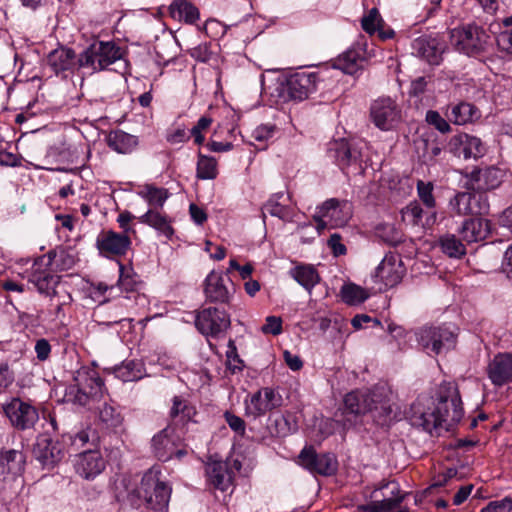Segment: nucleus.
Wrapping results in <instances>:
<instances>
[{"instance_id": "1", "label": "nucleus", "mask_w": 512, "mask_h": 512, "mask_svg": "<svg viewBox=\"0 0 512 512\" xmlns=\"http://www.w3.org/2000/svg\"><path fill=\"white\" fill-rule=\"evenodd\" d=\"M395 395L386 384H377L370 390H354L344 397L347 412L354 415L370 413L378 425H389L396 417L398 407Z\"/></svg>"}, {"instance_id": "2", "label": "nucleus", "mask_w": 512, "mask_h": 512, "mask_svg": "<svg viewBox=\"0 0 512 512\" xmlns=\"http://www.w3.org/2000/svg\"><path fill=\"white\" fill-rule=\"evenodd\" d=\"M463 416L461 397L455 383H443L438 390V402L432 412H423L415 418L414 424L421 426L425 431L444 428L449 430L456 425Z\"/></svg>"}, {"instance_id": "3", "label": "nucleus", "mask_w": 512, "mask_h": 512, "mask_svg": "<svg viewBox=\"0 0 512 512\" xmlns=\"http://www.w3.org/2000/svg\"><path fill=\"white\" fill-rule=\"evenodd\" d=\"M74 384L66 389L65 398L80 406L90 405L103 396L104 383L95 372L88 369H79L73 377Z\"/></svg>"}, {"instance_id": "4", "label": "nucleus", "mask_w": 512, "mask_h": 512, "mask_svg": "<svg viewBox=\"0 0 512 512\" xmlns=\"http://www.w3.org/2000/svg\"><path fill=\"white\" fill-rule=\"evenodd\" d=\"M159 467L153 466L142 477L137 489L138 496L150 509L161 511L168 506L171 488L161 480Z\"/></svg>"}, {"instance_id": "5", "label": "nucleus", "mask_w": 512, "mask_h": 512, "mask_svg": "<svg viewBox=\"0 0 512 512\" xmlns=\"http://www.w3.org/2000/svg\"><path fill=\"white\" fill-rule=\"evenodd\" d=\"M122 49L113 42L95 41L78 57V68H87L93 72L106 69L122 58Z\"/></svg>"}, {"instance_id": "6", "label": "nucleus", "mask_w": 512, "mask_h": 512, "mask_svg": "<svg viewBox=\"0 0 512 512\" xmlns=\"http://www.w3.org/2000/svg\"><path fill=\"white\" fill-rule=\"evenodd\" d=\"M419 346L426 351L440 354L453 349L456 345L457 334L448 326H423L416 332Z\"/></svg>"}, {"instance_id": "7", "label": "nucleus", "mask_w": 512, "mask_h": 512, "mask_svg": "<svg viewBox=\"0 0 512 512\" xmlns=\"http://www.w3.org/2000/svg\"><path fill=\"white\" fill-rule=\"evenodd\" d=\"M487 39L485 30L475 24H468L450 31L452 46L466 55H476L484 51Z\"/></svg>"}, {"instance_id": "8", "label": "nucleus", "mask_w": 512, "mask_h": 512, "mask_svg": "<svg viewBox=\"0 0 512 512\" xmlns=\"http://www.w3.org/2000/svg\"><path fill=\"white\" fill-rule=\"evenodd\" d=\"M56 257L57 253L53 250L38 257L34 261L29 275V282L34 284L40 293L49 296H56L58 294L55 288L59 284L60 277L54 275L48 269H42V267L51 266Z\"/></svg>"}, {"instance_id": "9", "label": "nucleus", "mask_w": 512, "mask_h": 512, "mask_svg": "<svg viewBox=\"0 0 512 512\" xmlns=\"http://www.w3.org/2000/svg\"><path fill=\"white\" fill-rule=\"evenodd\" d=\"M2 409L11 426L16 430L32 429L39 420L38 410L19 397H12L2 405Z\"/></svg>"}, {"instance_id": "10", "label": "nucleus", "mask_w": 512, "mask_h": 512, "mask_svg": "<svg viewBox=\"0 0 512 512\" xmlns=\"http://www.w3.org/2000/svg\"><path fill=\"white\" fill-rule=\"evenodd\" d=\"M282 405V396L271 387H264L244 401L245 415L253 419L265 416Z\"/></svg>"}, {"instance_id": "11", "label": "nucleus", "mask_w": 512, "mask_h": 512, "mask_svg": "<svg viewBox=\"0 0 512 512\" xmlns=\"http://www.w3.org/2000/svg\"><path fill=\"white\" fill-rule=\"evenodd\" d=\"M231 325L229 315L216 307H208L200 310L195 317V326L197 330L211 337H218L224 333Z\"/></svg>"}, {"instance_id": "12", "label": "nucleus", "mask_w": 512, "mask_h": 512, "mask_svg": "<svg viewBox=\"0 0 512 512\" xmlns=\"http://www.w3.org/2000/svg\"><path fill=\"white\" fill-rule=\"evenodd\" d=\"M299 461L303 468L312 474L332 476L337 472L338 461L334 454H318L312 447H304L299 454Z\"/></svg>"}, {"instance_id": "13", "label": "nucleus", "mask_w": 512, "mask_h": 512, "mask_svg": "<svg viewBox=\"0 0 512 512\" xmlns=\"http://www.w3.org/2000/svg\"><path fill=\"white\" fill-rule=\"evenodd\" d=\"M449 207L454 215H482L489 210L486 195L475 194L472 191L458 192L450 201Z\"/></svg>"}, {"instance_id": "14", "label": "nucleus", "mask_w": 512, "mask_h": 512, "mask_svg": "<svg viewBox=\"0 0 512 512\" xmlns=\"http://www.w3.org/2000/svg\"><path fill=\"white\" fill-rule=\"evenodd\" d=\"M370 117L376 127L386 131L397 125L401 118V111L390 97H382L371 104Z\"/></svg>"}, {"instance_id": "15", "label": "nucleus", "mask_w": 512, "mask_h": 512, "mask_svg": "<svg viewBox=\"0 0 512 512\" xmlns=\"http://www.w3.org/2000/svg\"><path fill=\"white\" fill-rule=\"evenodd\" d=\"M501 176V171L494 167L474 168L465 174L464 187L475 194L485 195L501 184Z\"/></svg>"}, {"instance_id": "16", "label": "nucleus", "mask_w": 512, "mask_h": 512, "mask_svg": "<svg viewBox=\"0 0 512 512\" xmlns=\"http://www.w3.org/2000/svg\"><path fill=\"white\" fill-rule=\"evenodd\" d=\"M33 457L44 469L54 468L64 457L63 445L46 435H39L33 445Z\"/></svg>"}, {"instance_id": "17", "label": "nucleus", "mask_w": 512, "mask_h": 512, "mask_svg": "<svg viewBox=\"0 0 512 512\" xmlns=\"http://www.w3.org/2000/svg\"><path fill=\"white\" fill-rule=\"evenodd\" d=\"M405 274L401 257L397 254H386L377 266L374 274L375 281H379L386 288H392L399 284Z\"/></svg>"}, {"instance_id": "18", "label": "nucleus", "mask_w": 512, "mask_h": 512, "mask_svg": "<svg viewBox=\"0 0 512 512\" xmlns=\"http://www.w3.org/2000/svg\"><path fill=\"white\" fill-rule=\"evenodd\" d=\"M328 153L340 169L346 173H348L347 170L352 166L355 169L361 168V152L345 139L331 142Z\"/></svg>"}, {"instance_id": "19", "label": "nucleus", "mask_w": 512, "mask_h": 512, "mask_svg": "<svg viewBox=\"0 0 512 512\" xmlns=\"http://www.w3.org/2000/svg\"><path fill=\"white\" fill-rule=\"evenodd\" d=\"M204 293L211 303L228 304L233 295V286L227 277L211 271L205 279Z\"/></svg>"}, {"instance_id": "20", "label": "nucleus", "mask_w": 512, "mask_h": 512, "mask_svg": "<svg viewBox=\"0 0 512 512\" xmlns=\"http://www.w3.org/2000/svg\"><path fill=\"white\" fill-rule=\"evenodd\" d=\"M104 468L105 461L101 453L95 449H88L81 452L75 463L77 474L86 480L94 479Z\"/></svg>"}, {"instance_id": "21", "label": "nucleus", "mask_w": 512, "mask_h": 512, "mask_svg": "<svg viewBox=\"0 0 512 512\" xmlns=\"http://www.w3.org/2000/svg\"><path fill=\"white\" fill-rule=\"evenodd\" d=\"M316 90V76L313 73L298 72L287 79L286 93L290 99L302 101Z\"/></svg>"}, {"instance_id": "22", "label": "nucleus", "mask_w": 512, "mask_h": 512, "mask_svg": "<svg viewBox=\"0 0 512 512\" xmlns=\"http://www.w3.org/2000/svg\"><path fill=\"white\" fill-rule=\"evenodd\" d=\"M207 483L220 491L228 490L233 484V471L224 461H209L205 466Z\"/></svg>"}, {"instance_id": "23", "label": "nucleus", "mask_w": 512, "mask_h": 512, "mask_svg": "<svg viewBox=\"0 0 512 512\" xmlns=\"http://www.w3.org/2000/svg\"><path fill=\"white\" fill-rule=\"evenodd\" d=\"M412 48L416 56L424 59L430 65H439L445 45L436 38L422 36L413 41Z\"/></svg>"}, {"instance_id": "24", "label": "nucleus", "mask_w": 512, "mask_h": 512, "mask_svg": "<svg viewBox=\"0 0 512 512\" xmlns=\"http://www.w3.org/2000/svg\"><path fill=\"white\" fill-rule=\"evenodd\" d=\"M173 434L174 429L167 426L154 435L151 440L153 454L161 461L170 460L174 455L176 446L180 445V438Z\"/></svg>"}, {"instance_id": "25", "label": "nucleus", "mask_w": 512, "mask_h": 512, "mask_svg": "<svg viewBox=\"0 0 512 512\" xmlns=\"http://www.w3.org/2000/svg\"><path fill=\"white\" fill-rule=\"evenodd\" d=\"M454 145L455 154L464 159L480 158L485 154L486 148L482 140L469 134H460L454 136L451 140Z\"/></svg>"}, {"instance_id": "26", "label": "nucleus", "mask_w": 512, "mask_h": 512, "mask_svg": "<svg viewBox=\"0 0 512 512\" xmlns=\"http://www.w3.org/2000/svg\"><path fill=\"white\" fill-rule=\"evenodd\" d=\"M488 376L495 386H502L512 380V355L498 354L489 363Z\"/></svg>"}, {"instance_id": "27", "label": "nucleus", "mask_w": 512, "mask_h": 512, "mask_svg": "<svg viewBox=\"0 0 512 512\" xmlns=\"http://www.w3.org/2000/svg\"><path fill=\"white\" fill-rule=\"evenodd\" d=\"M446 118L455 125L473 123L481 118V111L472 103L460 101L447 106Z\"/></svg>"}, {"instance_id": "28", "label": "nucleus", "mask_w": 512, "mask_h": 512, "mask_svg": "<svg viewBox=\"0 0 512 512\" xmlns=\"http://www.w3.org/2000/svg\"><path fill=\"white\" fill-rule=\"evenodd\" d=\"M47 64L58 75L66 71H73L78 67V58L73 49L59 47L51 51L47 56Z\"/></svg>"}, {"instance_id": "29", "label": "nucleus", "mask_w": 512, "mask_h": 512, "mask_svg": "<svg viewBox=\"0 0 512 512\" xmlns=\"http://www.w3.org/2000/svg\"><path fill=\"white\" fill-rule=\"evenodd\" d=\"M321 216L329 218L334 226H343L351 218V207L347 201L335 198L326 200L320 207Z\"/></svg>"}, {"instance_id": "30", "label": "nucleus", "mask_w": 512, "mask_h": 512, "mask_svg": "<svg viewBox=\"0 0 512 512\" xmlns=\"http://www.w3.org/2000/svg\"><path fill=\"white\" fill-rule=\"evenodd\" d=\"M459 234L467 243L482 241L490 234V222L479 217L469 218L463 222Z\"/></svg>"}, {"instance_id": "31", "label": "nucleus", "mask_w": 512, "mask_h": 512, "mask_svg": "<svg viewBox=\"0 0 512 512\" xmlns=\"http://www.w3.org/2000/svg\"><path fill=\"white\" fill-rule=\"evenodd\" d=\"M365 59V49L361 44H356L338 57L336 67L346 74L353 75L362 68Z\"/></svg>"}, {"instance_id": "32", "label": "nucleus", "mask_w": 512, "mask_h": 512, "mask_svg": "<svg viewBox=\"0 0 512 512\" xmlns=\"http://www.w3.org/2000/svg\"><path fill=\"white\" fill-rule=\"evenodd\" d=\"M98 248L102 252L114 255H123L128 250L131 241L126 234L108 231L98 239Z\"/></svg>"}, {"instance_id": "33", "label": "nucleus", "mask_w": 512, "mask_h": 512, "mask_svg": "<svg viewBox=\"0 0 512 512\" xmlns=\"http://www.w3.org/2000/svg\"><path fill=\"white\" fill-rule=\"evenodd\" d=\"M290 276L301 285L309 294L321 278L318 271L312 265L300 264L289 271Z\"/></svg>"}, {"instance_id": "34", "label": "nucleus", "mask_w": 512, "mask_h": 512, "mask_svg": "<svg viewBox=\"0 0 512 512\" xmlns=\"http://www.w3.org/2000/svg\"><path fill=\"white\" fill-rule=\"evenodd\" d=\"M138 220L140 223L154 228L167 238H170L174 233L170 219L159 210L149 209L138 217Z\"/></svg>"}, {"instance_id": "35", "label": "nucleus", "mask_w": 512, "mask_h": 512, "mask_svg": "<svg viewBox=\"0 0 512 512\" xmlns=\"http://www.w3.org/2000/svg\"><path fill=\"white\" fill-rule=\"evenodd\" d=\"M170 16L178 21L194 24L199 19V10L188 0H174L169 6Z\"/></svg>"}, {"instance_id": "36", "label": "nucleus", "mask_w": 512, "mask_h": 512, "mask_svg": "<svg viewBox=\"0 0 512 512\" xmlns=\"http://www.w3.org/2000/svg\"><path fill=\"white\" fill-rule=\"evenodd\" d=\"M106 141L111 149L122 154L132 152L138 144V140L135 136L122 130L111 131Z\"/></svg>"}, {"instance_id": "37", "label": "nucleus", "mask_w": 512, "mask_h": 512, "mask_svg": "<svg viewBox=\"0 0 512 512\" xmlns=\"http://www.w3.org/2000/svg\"><path fill=\"white\" fill-rule=\"evenodd\" d=\"M196 415V409L187 400L180 396H174L172 399V407L170 409V418L176 425L178 423L186 424L192 421Z\"/></svg>"}, {"instance_id": "38", "label": "nucleus", "mask_w": 512, "mask_h": 512, "mask_svg": "<svg viewBox=\"0 0 512 512\" xmlns=\"http://www.w3.org/2000/svg\"><path fill=\"white\" fill-rule=\"evenodd\" d=\"M138 195L147 202L150 209L158 210L168 199L169 192L165 188L146 184L138 191Z\"/></svg>"}, {"instance_id": "39", "label": "nucleus", "mask_w": 512, "mask_h": 512, "mask_svg": "<svg viewBox=\"0 0 512 512\" xmlns=\"http://www.w3.org/2000/svg\"><path fill=\"white\" fill-rule=\"evenodd\" d=\"M374 498L381 497L383 502H390L391 510L400 505L404 500V495L400 493L399 484L397 482H387L373 492Z\"/></svg>"}, {"instance_id": "40", "label": "nucleus", "mask_w": 512, "mask_h": 512, "mask_svg": "<svg viewBox=\"0 0 512 512\" xmlns=\"http://www.w3.org/2000/svg\"><path fill=\"white\" fill-rule=\"evenodd\" d=\"M0 463L8 473L19 474L24 470L25 456L19 450H8L1 453Z\"/></svg>"}, {"instance_id": "41", "label": "nucleus", "mask_w": 512, "mask_h": 512, "mask_svg": "<svg viewBox=\"0 0 512 512\" xmlns=\"http://www.w3.org/2000/svg\"><path fill=\"white\" fill-rule=\"evenodd\" d=\"M441 250L451 258H461L466 254V248L462 241L454 234H445L439 239Z\"/></svg>"}, {"instance_id": "42", "label": "nucleus", "mask_w": 512, "mask_h": 512, "mask_svg": "<svg viewBox=\"0 0 512 512\" xmlns=\"http://www.w3.org/2000/svg\"><path fill=\"white\" fill-rule=\"evenodd\" d=\"M142 372L143 365L135 360L125 361L115 369L116 377L123 382H130L140 379L142 377Z\"/></svg>"}, {"instance_id": "43", "label": "nucleus", "mask_w": 512, "mask_h": 512, "mask_svg": "<svg viewBox=\"0 0 512 512\" xmlns=\"http://www.w3.org/2000/svg\"><path fill=\"white\" fill-rule=\"evenodd\" d=\"M341 297L345 303L357 305L367 300L369 294L364 288L356 284H347L341 288Z\"/></svg>"}, {"instance_id": "44", "label": "nucleus", "mask_w": 512, "mask_h": 512, "mask_svg": "<svg viewBox=\"0 0 512 512\" xmlns=\"http://www.w3.org/2000/svg\"><path fill=\"white\" fill-rule=\"evenodd\" d=\"M217 161L213 157L199 154L197 162V177L202 180H211L217 177Z\"/></svg>"}, {"instance_id": "45", "label": "nucleus", "mask_w": 512, "mask_h": 512, "mask_svg": "<svg viewBox=\"0 0 512 512\" xmlns=\"http://www.w3.org/2000/svg\"><path fill=\"white\" fill-rule=\"evenodd\" d=\"M283 197V193L273 194L262 208L263 215L269 213L271 216L278 217L279 219H286L289 216V209L283 205L279 200Z\"/></svg>"}, {"instance_id": "46", "label": "nucleus", "mask_w": 512, "mask_h": 512, "mask_svg": "<svg viewBox=\"0 0 512 512\" xmlns=\"http://www.w3.org/2000/svg\"><path fill=\"white\" fill-rule=\"evenodd\" d=\"M99 419L108 428L118 427L122 423V416L115 407L104 403L99 409Z\"/></svg>"}, {"instance_id": "47", "label": "nucleus", "mask_w": 512, "mask_h": 512, "mask_svg": "<svg viewBox=\"0 0 512 512\" xmlns=\"http://www.w3.org/2000/svg\"><path fill=\"white\" fill-rule=\"evenodd\" d=\"M423 209L416 201L409 203L401 210L403 222L411 226H417L421 223Z\"/></svg>"}, {"instance_id": "48", "label": "nucleus", "mask_w": 512, "mask_h": 512, "mask_svg": "<svg viewBox=\"0 0 512 512\" xmlns=\"http://www.w3.org/2000/svg\"><path fill=\"white\" fill-rule=\"evenodd\" d=\"M226 366L229 371L233 374L236 372H240L244 368V362L240 358L237 347L235 345L234 340L230 339L228 342V350L226 351Z\"/></svg>"}, {"instance_id": "49", "label": "nucleus", "mask_w": 512, "mask_h": 512, "mask_svg": "<svg viewBox=\"0 0 512 512\" xmlns=\"http://www.w3.org/2000/svg\"><path fill=\"white\" fill-rule=\"evenodd\" d=\"M383 20L377 8H372L361 20L363 30L373 35L381 27Z\"/></svg>"}, {"instance_id": "50", "label": "nucleus", "mask_w": 512, "mask_h": 512, "mask_svg": "<svg viewBox=\"0 0 512 512\" xmlns=\"http://www.w3.org/2000/svg\"><path fill=\"white\" fill-rule=\"evenodd\" d=\"M275 433L279 437H285L296 430V424L290 414L277 415L274 419Z\"/></svg>"}, {"instance_id": "51", "label": "nucleus", "mask_w": 512, "mask_h": 512, "mask_svg": "<svg viewBox=\"0 0 512 512\" xmlns=\"http://www.w3.org/2000/svg\"><path fill=\"white\" fill-rule=\"evenodd\" d=\"M433 189L434 186L431 182H424L422 180L417 182L418 196L427 208H434L436 205Z\"/></svg>"}, {"instance_id": "52", "label": "nucleus", "mask_w": 512, "mask_h": 512, "mask_svg": "<svg viewBox=\"0 0 512 512\" xmlns=\"http://www.w3.org/2000/svg\"><path fill=\"white\" fill-rule=\"evenodd\" d=\"M425 120L429 125L433 126L440 133L446 134L451 132V126L448 122L449 120L442 117L438 111H427Z\"/></svg>"}, {"instance_id": "53", "label": "nucleus", "mask_w": 512, "mask_h": 512, "mask_svg": "<svg viewBox=\"0 0 512 512\" xmlns=\"http://www.w3.org/2000/svg\"><path fill=\"white\" fill-rule=\"evenodd\" d=\"M512 511V498L505 497L501 500L489 502L481 512H511Z\"/></svg>"}, {"instance_id": "54", "label": "nucleus", "mask_w": 512, "mask_h": 512, "mask_svg": "<svg viewBox=\"0 0 512 512\" xmlns=\"http://www.w3.org/2000/svg\"><path fill=\"white\" fill-rule=\"evenodd\" d=\"M224 418H225V421L228 424V426L234 432H236L237 434H239L241 436H243L245 434L246 425H245V421L241 417L233 414L232 412L226 411L224 413Z\"/></svg>"}, {"instance_id": "55", "label": "nucleus", "mask_w": 512, "mask_h": 512, "mask_svg": "<svg viewBox=\"0 0 512 512\" xmlns=\"http://www.w3.org/2000/svg\"><path fill=\"white\" fill-rule=\"evenodd\" d=\"M97 439L98 438L96 436L95 431H93L92 429H85L75 434V436L72 439V445L79 449L82 448L87 443H89L90 441L92 442V444H94V441Z\"/></svg>"}, {"instance_id": "56", "label": "nucleus", "mask_w": 512, "mask_h": 512, "mask_svg": "<svg viewBox=\"0 0 512 512\" xmlns=\"http://www.w3.org/2000/svg\"><path fill=\"white\" fill-rule=\"evenodd\" d=\"M261 331L265 334L279 335L282 332V320L280 317L268 316Z\"/></svg>"}, {"instance_id": "57", "label": "nucleus", "mask_w": 512, "mask_h": 512, "mask_svg": "<svg viewBox=\"0 0 512 512\" xmlns=\"http://www.w3.org/2000/svg\"><path fill=\"white\" fill-rule=\"evenodd\" d=\"M275 131L273 125H261L255 128L251 134V137L258 142H264L270 139Z\"/></svg>"}, {"instance_id": "58", "label": "nucleus", "mask_w": 512, "mask_h": 512, "mask_svg": "<svg viewBox=\"0 0 512 512\" xmlns=\"http://www.w3.org/2000/svg\"><path fill=\"white\" fill-rule=\"evenodd\" d=\"M342 237L338 233H334L328 239V246L332 250L334 256H342L345 255L347 249L344 244L341 243Z\"/></svg>"}, {"instance_id": "59", "label": "nucleus", "mask_w": 512, "mask_h": 512, "mask_svg": "<svg viewBox=\"0 0 512 512\" xmlns=\"http://www.w3.org/2000/svg\"><path fill=\"white\" fill-rule=\"evenodd\" d=\"M14 372L7 361L0 363V387L7 388L14 382Z\"/></svg>"}, {"instance_id": "60", "label": "nucleus", "mask_w": 512, "mask_h": 512, "mask_svg": "<svg viewBox=\"0 0 512 512\" xmlns=\"http://www.w3.org/2000/svg\"><path fill=\"white\" fill-rule=\"evenodd\" d=\"M119 266H120V269H119L120 275H119L118 285L123 290H126V291L133 290V288L136 284V281L130 280L129 283H126L127 279H133V277L130 274L132 269H127L122 264H120Z\"/></svg>"}, {"instance_id": "61", "label": "nucleus", "mask_w": 512, "mask_h": 512, "mask_svg": "<svg viewBox=\"0 0 512 512\" xmlns=\"http://www.w3.org/2000/svg\"><path fill=\"white\" fill-rule=\"evenodd\" d=\"M496 42L501 50L512 54V30H506L499 33L496 37Z\"/></svg>"}, {"instance_id": "62", "label": "nucleus", "mask_w": 512, "mask_h": 512, "mask_svg": "<svg viewBox=\"0 0 512 512\" xmlns=\"http://www.w3.org/2000/svg\"><path fill=\"white\" fill-rule=\"evenodd\" d=\"M390 502H383L382 499L371 501L370 503L363 505L361 510L363 512H387L391 511Z\"/></svg>"}, {"instance_id": "63", "label": "nucleus", "mask_w": 512, "mask_h": 512, "mask_svg": "<svg viewBox=\"0 0 512 512\" xmlns=\"http://www.w3.org/2000/svg\"><path fill=\"white\" fill-rule=\"evenodd\" d=\"M35 352H36L37 358L40 361L46 360L49 357L50 352H51V346H50L49 342L44 338L37 340V342L35 344Z\"/></svg>"}, {"instance_id": "64", "label": "nucleus", "mask_w": 512, "mask_h": 512, "mask_svg": "<svg viewBox=\"0 0 512 512\" xmlns=\"http://www.w3.org/2000/svg\"><path fill=\"white\" fill-rule=\"evenodd\" d=\"M502 272L512 280V244L507 248L501 265Z\"/></svg>"}]
</instances>
